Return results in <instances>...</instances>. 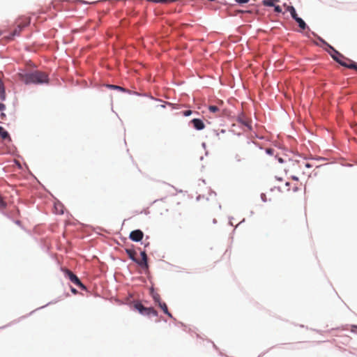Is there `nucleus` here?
Returning a JSON list of instances; mask_svg holds the SVG:
<instances>
[{"instance_id": "1", "label": "nucleus", "mask_w": 357, "mask_h": 357, "mask_svg": "<svg viewBox=\"0 0 357 357\" xmlns=\"http://www.w3.org/2000/svg\"><path fill=\"white\" fill-rule=\"evenodd\" d=\"M27 67L31 69H19V77L22 78L26 86H40L49 84V77L43 72L37 70L36 65L31 60L28 61Z\"/></svg>"}, {"instance_id": "2", "label": "nucleus", "mask_w": 357, "mask_h": 357, "mask_svg": "<svg viewBox=\"0 0 357 357\" xmlns=\"http://www.w3.org/2000/svg\"><path fill=\"white\" fill-rule=\"evenodd\" d=\"M328 50V54L339 65L344 68L355 69L357 70V62L345 56L343 54L337 50L333 45L329 47Z\"/></svg>"}, {"instance_id": "3", "label": "nucleus", "mask_w": 357, "mask_h": 357, "mask_svg": "<svg viewBox=\"0 0 357 357\" xmlns=\"http://www.w3.org/2000/svg\"><path fill=\"white\" fill-rule=\"evenodd\" d=\"M130 310L144 317H158V312L151 306L146 307L140 301H134Z\"/></svg>"}, {"instance_id": "4", "label": "nucleus", "mask_w": 357, "mask_h": 357, "mask_svg": "<svg viewBox=\"0 0 357 357\" xmlns=\"http://www.w3.org/2000/svg\"><path fill=\"white\" fill-rule=\"evenodd\" d=\"M62 300V296H60L56 298H54V300L48 302L47 303H46L45 305L41 306V307H37L36 309L32 310L31 312H30L29 313L25 314V315H23V316H21L20 317H19L17 319H15L10 322H9L8 324L3 326H1L0 327V330L1 329H5L13 324H15L18 322H20V321H22V319H24L26 318H27L28 317L31 316V314H33L37 310H41V309H43L50 305H53V304H55L56 303H58L59 301H61Z\"/></svg>"}, {"instance_id": "5", "label": "nucleus", "mask_w": 357, "mask_h": 357, "mask_svg": "<svg viewBox=\"0 0 357 357\" xmlns=\"http://www.w3.org/2000/svg\"><path fill=\"white\" fill-rule=\"evenodd\" d=\"M138 249L139 250V256L141 259H138L135 257H132L133 259H132V262L137 265L140 268L146 272L149 268L146 251L145 250H141L140 248Z\"/></svg>"}, {"instance_id": "6", "label": "nucleus", "mask_w": 357, "mask_h": 357, "mask_svg": "<svg viewBox=\"0 0 357 357\" xmlns=\"http://www.w3.org/2000/svg\"><path fill=\"white\" fill-rule=\"evenodd\" d=\"M144 236V233L141 229H135L130 232L128 238L135 243H142Z\"/></svg>"}, {"instance_id": "7", "label": "nucleus", "mask_w": 357, "mask_h": 357, "mask_svg": "<svg viewBox=\"0 0 357 357\" xmlns=\"http://www.w3.org/2000/svg\"><path fill=\"white\" fill-rule=\"evenodd\" d=\"M60 271L63 273V276L66 279H68L70 282L73 283L75 285L79 281V278L77 275L69 271L68 269L61 266Z\"/></svg>"}, {"instance_id": "8", "label": "nucleus", "mask_w": 357, "mask_h": 357, "mask_svg": "<svg viewBox=\"0 0 357 357\" xmlns=\"http://www.w3.org/2000/svg\"><path fill=\"white\" fill-rule=\"evenodd\" d=\"M189 126H192V127L197 131L203 130L206 128L205 123L203 119L201 118H193L189 121Z\"/></svg>"}, {"instance_id": "9", "label": "nucleus", "mask_w": 357, "mask_h": 357, "mask_svg": "<svg viewBox=\"0 0 357 357\" xmlns=\"http://www.w3.org/2000/svg\"><path fill=\"white\" fill-rule=\"evenodd\" d=\"M52 196L54 199V213L56 215H63L64 213V209L65 206L62 204L61 202H60L59 199H57L56 197H54L52 195Z\"/></svg>"}, {"instance_id": "10", "label": "nucleus", "mask_w": 357, "mask_h": 357, "mask_svg": "<svg viewBox=\"0 0 357 357\" xmlns=\"http://www.w3.org/2000/svg\"><path fill=\"white\" fill-rule=\"evenodd\" d=\"M149 296L151 297L153 301L155 304L158 305L160 302L162 301L160 296L158 294L156 289L153 286H151L149 289Z\"/></svg>"}, {"instance_id": "11", "label": "nucleus", "mask_w": 357, "mask_h": 357, "mask_svg": "<svg viewBox=\"0 0 357 357\" xmlns=\"http://www.w3.org/2000/svg\"><path fill=\"white\" fill-rule=\"evenodd\" d=\"M296 24H298V27L303 31H307V32L310 34L311 31H312L307 24L305 22V20L301 17H299L298 18H296V20H294Z\"/></svg>"}, {"instance_id": "12", "label": "nucleus", "mask_w": 357, "mask_h": 357, "mask_svg": "<svg viewBox=\"0 0 357 357\" xmlns=\"http://www.w3.org/2000/svg\"><path fill=\"white\" fill-rule=\"evenodd\" d=\"M158 305L160 307L162 312L167 315L169 319L172 321H176V318L173 316V314L169 311L167 304L164 301L160 302Z\"/></svg>"}, {"instance_id": "13", "label": "nucleus", "mask_w": 357, "mask_h": 357, "mask_svg": "<svg viewBox=\"0 0 357 357\" xmlns=\"http://www.w3.org/2000/svg\"><path fill=\"white\" fill-rule=\"evenodd\" d=\"M348 326H350L351 332L352 333L357 335V324L342 325V326H338V327L333 328L331 330H329L328 331H339V330H346Z\"/></svg>"}, {"instance_id": "14", "label": "nucleus", "mask_w": 357, "mask_h": 357, "mask_svg": "<svg viewBox=\"0 0 357 357\" xmlns=\"http://www.w3.org/2000/svg\"><path fill=\"white\" fill-rule=\"evenodd\" d=\"M0 137L8 142H12V137L9 132L6 130L3 126H0Z\"/></svg>"}, {"instance_id": "15", "label": "nucleus", "mask_w": 357, "mask_h": 357, "mask_svg": "<svg viewBox=\"0 0 357 357\" xmlns=\"http://www.w3.org/2000/svg\"><path fill=\"white\" fill-rule=\"evenodd\" d=\"M173 322L175 326L181 327L184 331L187 332L188 333L192 335L194 333L192 329L189 328L183 322L178 321L176 319V321H173Z\"/></svg>"}, {"instance_id": "16", "label": "nucleus", "mask_w": 357, "mask_h": 357, "mask_svg": "<svg viewBox=\"0 0 357 357\" xmlns=\"http://www.w3.org/2000/svg\"><path fill=\"white\" fill-rule=\"evenodd\" d=\"M289 13L291 17L296 20V18H298L300 16L297 13V10L296 8L293 5H289V6H287V8L285 9V13Z\"/></svg>"}, {"instance_id": "17", "label": "nucleus", "mask_w": 357, "mask_h": 357, "mask_svg": "<svg viewBox=\"0 0 357 357\" xmlns=\"http://www.w3.org/2000/svg\"><path fill=\"white\" fill-rule=\"evenodd\" d=\"M104 86L105 88L109 89V90H115V91H120L121 93H128L127 91V89H126L123 86H119V85H115V84H105Z\"/></svg>"}, {"instance_id": "18", "label": "nucleus", "mask_w": 357, "mask_h": 357, "mask_svg": "<svg viewBox=\"0 0 357 357\" xmlns=\"http://www.w3.org/2000/svg\"><path fill=\"white\" fill-rule=\"evenodd\" d=\"M125 252L128 256L129 259L132 261L133 259L132 257H135L136 253L135 246L133 244H130L129 246L125 248Z\"/></svg>"}, {"instance_id": "19", "label": "nucleus", "mask_w": 357, "mask_h": 357, "mask_svg": "<svg viewBox=\"0 0 357 357\" xmlns=\"http://www.w3.org/2000/svg\"><path fill=\"white\" fill-rule=\"evenodd\" d=\"M127 91L128 93H127L129 95H135V96H144V97H148L151 100H155V101H160V102H162V100L160 99H158V98H155L154 97H153L150 94H147V93H139L137 91H130L129 89H127Z\"/></svg>"}, {"instance_id": "20", "label": "nucleus", "mask_w": 357, "mask_h": 357, "mask_svg": "<svg viewBox=\"0 0 357 357\" xmlns=\"http://www.w3.org/2000/svg\"><path fill=\"white\" fill-rule=\"evenodd\" d=\"M310 34L312 35L314 38H316L321 44L328 47V49L329 48V47L331 46V44H329L327 41H326L323 38H321L314 31H311Z\"/></svg>"}, {"instance_id": "21", "label": "nucleus", "mask_w": 357, "mask_h": 357, "mask_svg": "<svg viewBox=\"0 0 357 357\" xmlns=\"http://www.w3.org/2000/svg\"><path fill=\"white\" fill-rule=\"evenodd\" d=\"M6 93L3 82H0V101L3 102L6 100Z\"/></svg>"}, {"instance_id": "22", "label": "nucleus", "mask_w": 357, "mask_h": 357, "mask_svg": "<svg viewBox=\"0 0 357 357\" xmlns=\"http://www.w3.org/2000/svg\"><path fill=\"white\" fill-rule=\"evenodd\" d=\"M271 8H273L274 9V11L277 13V14H282V15H284L285 14V10H283L282 7L278 5V4H274V6H271Z\"/></svg>"}, {"instance_id": "23", "label": "nucleus", "mask_w": 357, "mask_h": 357, "mask_svg": "<svg viewBox=\"0 0 357 357\" xmlns=\"http://www.w3.org/2000/svg\"><path fill=\"white\" fill-rule=\"evenodd\" d=\"M280 1V0H262L261 3L266 7H271V6H274L275 2Z\"/></svg>"}, {"instance_id": "24", "label": "nucleus", "mask_w": 357, "mask_h": 357, "mask_svg": "<svg viewBox=\"0 0 357 357\" xmlns=\"http://www.w3.org/2000/svg\"><path fill=\"white\" fill-rule=\"evenodd\" d=\"M212 346H213V349L218 352V355L220 356L229 357L227 355L222 353L220 351V348L214 342H212Z\"/></svg>"}, {"instance_id": "25", "label": "nucleus", "mask_w": 357, "mask_h": 357, "mask_svg": "<svg viewBox=\"0 0 357 357\" xmlns=\"http://www.w3.org/2000/svg\"><path fill=\"white\" fill-rule=\"evenodd\" d=\"M243 114L242 112L238 114V116L236 117V121L243 126L246 124V121L243 119Z\"/></svg>"}, {"instance_id": "26", "label": "nucleus", "mask_w": 357, "mask_h": 357, "mask_svg": "<svg viewBox=\"0 0 357 357\" xmlns=\"http://www.w3.org/2000/svg\"><path fill=\"white\" fill-rule=\"evenodd\" d=\"M13 222L14 224H15L16 225H17L19 227H20L22 230L26 231V228L24 227L22 222L21 220L15 219V220H13Z\"/></svg>"}, {"instance_id": "27", "label": "nucleus", "mask_w": 357, "mask_h": 357, "mask_svg": "<svg viewBox=\"0 0 357 357\" xmlns=\"http://www.w3.org/2000/svg\"><path fill=\"white\" fill-rule=\"evenodd\" d=\"M207 107L208 111L212 114H215L219 111L218 107L215 105H208Z\"/></svg>"}, {"instance_id": "28", "label": "nucleus", "mask_w": 357, "mask_h": 357, "mask_svg": "<svg viewBox=\"0 0 357 357\" xmlns=\"http://www.w3.org/2000/svg\"><path fill=\"white\" fill-rule=\"evenodd\" d=\"M75 285L82 290L86 291L87 289L86 286L80 280V279Z\"/></svg>"}, {"instance_id": "29", "label": "nucleus", "mask_w": 357, "mask_h": 357, "mask_svg": "<svg viewBox=\"0 0 357 357\" xmlns=\"http://www.w3.org/2000/svg\"><path fill=\"white\" fill-rule=\"evenodd\" d=\"M247 144H254L255 146H256L259 149H261V150H262V149H263L262 146H261V145L259 144V143H258V142H256V141H253V140H250V139H248V140L247 141Z\"/></svg>"}, {"instance_id": "30", "label": "nucleus", "mask_w": 357, "mask_h": 357, "mask_svg": "<svg viewBox=\"0 0 357 357\" xmlns=\"http://www.w3.org/2000/svg\"><path fill=\"white\" fill-rule=\"evenodd\" d=\"M284 344H287V343H284V344H275L273 347H271V348H269L266 351H264L263 352L262 354H261L260 355L258 356V357H261V356L264 355L266 353H267L268 351H270L271 349H273V348H275V347H280L282 345H284Z\"/></svg>"}, {"instance_id": "31", "label": "nucleus", "mask_w": 357, "mask_h": 357, "mask_svg": "<svg viewBox=\"0 0 357 357\" xmlns=\"http://www.w3.org/2000/svg\"><path fill=\"white\" fill-rule=\"evenodd\" d=\"M192 111L191 109H186L181 112V114L183 116L188 117L192 114Z\"/></svg>"}, {"instance_id": "32", "label": "nucleus", "mask_w": 357, "mask_h": 357, "mask_svg": "<svg viewBox=\"0 0 357 357\" xmlns=\"http://www.w3.org/2000/svg\"><path fill=\"white\" fill-rule=\"evenodd\" d=\"M265 153H266V155H268L269 156H273L274 153H275V149H273L272 148L266 149H265Z\"/></svg>"}, {"instance_id": "33", "label": "nucleus", "mask_w": 357, "mask_h": 357, "mask_svg": "<svg viewBox=\"0 0 357 357\" xmlns=\"http://www.w3.org/2000/svg\"><path fill=\"white\" fill-rule=\"evenodd\" d=\"M260 198H261V200L263 202H264V203H265V202H267L268 201H269V202H270V201L271 200V199H268L266 198V194H265V193H264V192H261V195H260Z\"/></svg>"}, {"instance_id": "34", "label": "nucleus", "mask_w": 357, "mask_h": 357, "mask_svg": "<svg viewBox=\"0 0 357 357\" xmlns=\"http://www.w3.org/2000/svg\"><path fill=\"white\" fill-rule=\"evenodd\" d=\"M275 160H278V162L280 164H284L286 162V160L284 158L280 157L278 155H275Z\"/></svg>"}, {"instance_id": "35", "label": "nucleus", "mask_w": 357, "mask_h": 357, "mask_svg": "<svg viewBox=\"0 0 357 357\" xmlns=\"http://www.w3.org/2000/svg\"><path fill=\"white\" fill-rule=\"evenodd\" d=\"M6 109V105L0 101V112H4V111Z\"/></svg>"}, {"instance_id": "36", "label": "nucleus", "mask_w": 357, "mask_h": 357, "mask_svg": "<svg viewBox=\"0 0 357 357\" xmlns=\"http://www.w3.org/2000/svg\"><path fill=\"white\" fill-rule=\"evenodd\" d=\"M149 2H151L153 3H160L167 1V0H146Z\"/></svg>"}, {"instance_id": "37", "label": "nucleus", "mask_w": 357, "mask_h": 357, "mask_svg": "<svg viewBox=\"0 0 357 357\" xmlns=\"http://www.w3.org/2000/svg\"><path fill=\"white\" fill-rule=\"evenodd\" d=\"M4 208L0 207V213H1L5 217H8L9 213L5 210H3Z\"/></svg>"}, {"instance_id": "38", "label": "nucleus", "mask_w": 357, "mask_h": 357, "mask_svg": "<svg viewBox=\"0 0 357 357\" xmlns=\"http://www.w3.org/2000/svg\"><path fill=\"white\" fill-rule=\"evenodd\" d=\"M274 190H278V192H282V188H281V187H280V186H274V187H273V188H271L270 189V191H271V192H273Z\"/></svg>"}, {"instance_id": "39", "label": "nucleus", "mask_w": 357, "mask_h": 357, "mask_svg": "<svg viewBox=\"0 0 357 357\" xmlns=\"http://www.w3.org/2000/svg\"><path fill=\"white\" fill-rule=\"evenodd\" d=\"M73 1L77 2V3H79L84 4V5H89V4H90V3L89 1H85V0H73Z\"/></svg>"}, {"instance_id": "40", "label": "nucleus", "mask_w": 357, "mask_h": 357, "mask_svg": "<svg viewBox=\"0 0 357 357\" xmlns=\"http://www.w3.org/2000/svg\"><path fill=\"white\" fill-rule=\"evenodd\" d=\"M172 105V103L169 102H163L162 104L158 105L157 107H160L165 109V108H166L167 105Z\"/></svg>"}, {"instance_id": "41", "label": "nucleus", "mask_w": 357, "mask_h": 357, "mask_svg": "<svg viewBox=\"0 0 357 357\" xmlns=\"http://www.w3.org/2000/svg\"><path fill=\"white\" fill-rule=\"evenodd\" d=\"M70 290L71 293L74 295H76L78 293L77 289L72 286L70 287Z\"/></svg>"}, {"instance_id": "42", "label": "nucleus", "mask_w": 357, "mask_h": 357, "mask_svg": "<svg viewBox=\"0 0 357 357\" xmlns=\"http://www.w3.org/2000/svg\"><path fill=\"white\" fill-rule=\"evenodd\" d=\"M141 245H143L144 248H149L150 246V242L149 241H145L144 242L142 241V243H139Z\"/></svg>"}, {"instance_id": "43", "label": "nucleus", "mask_w": 357, "mask_h": 357, "mask_svg": "<svg viewBox=\"0 0 357 357\" xmlns=\"http://www.w3.org/2000/svg\"><path fill=\"white\" fill-rule=\"evenodd\" d=\"M253 133H254V137H255V138L259 139H260V140H262V139H264L263 136H261V135H258L257 133H256V132H254V131H253Z\"/></svg>"}, {"instance_id": "44", "label": "nucleus", "mask_w": 357, "mask_h": 357, "mask_svg": "<svg viewBox=\"0 0 357 357\" xmlns=\"http://www.w3.org/2000/svg\"><path fill=\"white\" fill-rule=\"evenodd\" d=\"M202 147L204 149H206V142H202ZM205 155H208V151L207 150H205Z\"/></svg>"}, {"instance_id": "45", "label": "nucleus", "mask_w": 357, "mask_h": 357, "mask_svg": "<svg viewBox=\"0 0 357 357\" xmlns=\"http://www.w3.org/2000/svg\"><path fill=\"white\" fill-rule=\"evenodd\" d=\"M229 132H231L233 135H236L238 137H240L242 135L241 132H236L234 130H229Z\"/></svg>"}, {"instance_id": "46", "label": "nucleus", "mask_w": 357, "mask_h": 357, "mask_svg": "<svg viewBox=\"0 0 357 357\" xmlns=\"http://www.w3.org/2000/svg\"><path fill=\"white\" fill-rule=\"evenodd\" d=\"M243 126H244L245 127H246V128H247L250 131H252V132H253L252 126L250 124H249V123H248L246 122V124H245V125H243Z\"/></svg>"}, {"instance_id": "47", "label": "nucleus", "mask_w": 357, "mask_h": 357, "mask_svg": "<svg viewBox=\"0 0 357 357\" xmlns=\"http://www.w3.org/2000/svg\"><path fill=\"white\" fill-rule=\"evenodd\" d=\"M10 36H11L13 38H15V37H16V36H20V33H19V31H13V32L10 34Z\"/></svg>"}, {"instance_id": "48", "label": "nucleus", "mask_w": 357, "mask_h": 357, "mask_svg": "<svg viewBox=\"0 0 357 357\" xmlns=\"http://www.w3.org/2000/svg\"><path fill=\"white\" fill-rule=\"evenodd\" d=\"M290 178L294 181H299V177L296 176V175H291L290 176Z\"/></svg>"}, {"instance_id": "49", "label": "nucleus", "mask_w": 357, "mask_h": 357, "mask_svg": "<svg viewBox=\"0 0 357 357\" xmlns=\"http://www.w3.org/2000/svg\"><path fill=\"white\" fill-rule=\"evenodd\" d=\"M313 160H317V161H324V160H326V158H324V157H316V158H313Z\"/></svg>"}, {"instance_id": "50", "label": "nucleus", "mask_w": 357, "mask_h": 357, "mask_svg": "<svg viewBox=\"0 0 357 357\" xmlns=\"http://www.w3.org/2000/svg\"><path fill=\"white\" fill-rule=\"evenodd\" d=\"M294 192H297L300 190V188L297 185H294L292 188Z\"/></svg>"}, {"instance_id": "51", "label": "nucleus", "mask_w": 357, "mask_h": 357, "mask_svg": "<svg viewBox=\"0 0 357 357\" xmlns=\"http://www.w3.org/2000/svg\"><path fill=\"white\" fill-rule=\"evenodd\" d=\"M275 179L277 181H279V182H281L283 181V178L282 176H275Z\"/></svg>"}, {"instance_id": "52", "label": "nucleus", "mask_w": 357, "mask_h": 357, "mask_svg": "<svg viewBox=\"0 0 357 357\" xmlns=\"http://www.w3.org/2000/svg\"><path fill=\"white\" fill-rule=\"evenodd\" d=\"M236 227H237V226L233 229L232 232L230 234L229 238L231 239V242L233 241V239H234L233 235H234V234L235 232V230H236Z\"/></svg>"}, {"instance_id": "53", "label": "nucleus", "mask_w": 357, "mask_h": 357, "mask_svg": "<svg viewBox=\"0 0 357 357\" xmlns=\"http://www.w3.org/2000/svg\"><path fill=\"white\" fill-rule=\"evenodd\" d=\"M305 167L307 169H310V168H312L313 167V165L311 163H310V162H305Z\"/></svg>"}, {"instance_id": "54", "label": "nucleus", "mask_w": 357, "mask_h": 357, "mask_svg": "<svg viewBox=\"0 0 357 357\" xmlns=\"http://www.w3.org/2000/svg\"><path fill=\"white\" fill-rule=\"evenodd\" d=\"M0 118L2 119H6V114L5 112H0Z\"/></svg>"}, {"instance_id": "55", "label": "nucleus", "mask_w": 357, "mask_h": 357, "mask_svg": "<svg viewBox=\"0 0 357 357\" xmlns=\"http://www.w3.org/2000/svg\"><path fill=\"white\" fill-rule=\"evenodd\" d=\"M235 159L236 160V162H241V158H240L239 155L238 153H236L235 155Z\"/></svg>"}, {"instance_id": "56", "label": "nucleus", "mask_w": 357, "mask_h": 357, "mask_svg": "<svg viewBox=\"0 0 357 357\" xmlns=\"http://www.w3.org/2000/svg\"><path fill=\"white\" fill-rule=\"evenodd\" d=\"M209 195H213L216 196V195H217V193H216V192H215V191H214L213 190H212L211 188H210V190H209Z\"/></svg>"}, {"instance_id": "57", "label": "nucleus", "mask_w": 357, "mask_h": 357, "mask_svg": "<svg viewBox=\"0 0 357 357\" xmlns=\"http://www.w3.org/2000/svg\"><path fill=\"white\" fill-rule=\"evenodd\" d=\"M15 164L19 169H22V165L20 162H18L17 160H15Z\"/></svg>"}, {"instance_id": "58", "label": "nucleus", "mask_w": 357, "mask_h": 357, "mask_svg": "<svg viewBox=\"0 0 357 357\" xmlns=\"http://www.w3.org/2000/svg\"><path fill=\"white\" fill-rule=\"evenodd\" d=\"M234 218L231 217V216H229V222H228V225H230V226H233V223L231 222V220L233 219Z\"/></svg>"}, {"instance_id": "59", "label": "nucleus", "mask_w": 357, "mask_h": 357, "mask_svg": "<svg viewBox=\"0 0 357 357\" xmlns=\"http://www.w3.org/2000/svg\"><path fill=\"white\" fill-rule=\"evenodd\" d=\"M204 195H199L197 196L196 199L197 201H199L202 198H204Z\"/></svg>"}, {"instance_id": "60", "label": "nucleus", "mask_w": 357, "mask_h": 357, "mask_svg": "<svg viewBox=\"0 0 357 357\" xmlns=\"http://www.w3.org/2000/svg\"><path fill=\"white\" fill-rule=\"evenodd\" d=\"M285 186L289 188L290 185H291V183L289 181H286L285 183H284ZM290 189L288 188L287 190L289 191Z\"/></svg>"}, {"instance_id": "61", "label": "nucleus", "mask_w": 357, "mask_h": 357, "mask_svg": "<svg viewBox=\"0 0 357 357\" xmlns=\"http://www.w3.org/2000/svg\"><path fill=\"white\" fill-rule=\"evenodd\" d=\"M8 219H9L10 220H11L13 222V220H15V218H14L11 215L10 213H9L8 215V217H7Z\"/></svg>"}, {"instance_id": "62", "label": "nucleus", "mask_w": 357, "mask_h": 357, "mask_svg": "<svg viewBox=\"0 0 357 357\" xmlns=\"http://www.w3.org/2000/svg\"><path fill=\"white\" fill-rule=\"evenodd\" d=\"M8 219H9L10 220H11L13 222V220H15V218H14L11 215L10 213H9L8 215V217H7Z\"/></svg>"}, {"instance_id": "63", "label": "nucleus", "mask_w": 357, "mask_h": 357, "mask_svg": "<svg viewBox=\"0 0 357 357\" xmlns=\"http://www.w3.org/2000/svg\"><path fill=\"white\" fill-rule=\"evenodd\" d=\"M8 219H9L10 220H11L13 222V220H15V218H14L11 215L10 213H9L8 215V217H7Z\"/></svg>"}, {"instance_id": "64", "label": "nucleus", "mask_w": 357, "mask_h": 357, "mask_svg": "<svg viewBox=\"0 0 357 357\" xmlns=\"http://www.w3.org/2000/svg\"><path fill=\"white\" fill-rule=\"evenodd\" d=\"M195 334H196L197 338L201 339V340H204V337H202L199 334H198V333H195Z\"/></svg>"}]
</instances>
